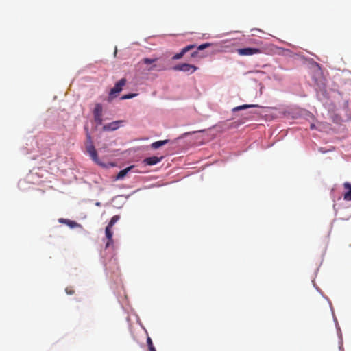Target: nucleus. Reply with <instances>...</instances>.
I'll return each mask as SVG.
<instances>
[{"instance_id": "1", "label": "nucleus", "mask_w": 351, "mask_h": 351, "mask_svg": "<svg viewBox=\"0 0 351 351\" xmlns=\"http://www.w3.org/2000/svg\"><path fill=\"white\" fill-rule=\"evenodd\" d=\"M86 151L91 157L92 160L98 163V156L97 151L93 144L92 138L90 134L87 132L86 133Z\"/></svg>"}, {"instance_id": "2", "label": "nucleus", "mask_w": 351, "mask_h": 351, "mask_svg": "<svg viewBox=\"0 0 351 351\" xmlns=\"http://www.w3.org/2000/svg\"><path fill=\"white\" fill-rule=\"evenodd\" d=\"M173 69L174 71H182L184 73L192 74L197 69V67L195 66V65L190 64L188 63H182L174 66L173 67Z\"/></svg>"}, {"instance_id": "3", "label": "nucleus", "mask_w": 351, "mask_h": 351, "mask_svg": "<svg viewBox=\"0 0 351 351\" xmlns=\"http://www.w3.org/2000/svg\"><path fill=\"white\" fill-rule=\"evenodd\" d=\"M237 51L239 55L243 56H252L254 54L261 53L262 52L261 49L258 48L252 47L238 49Z\"/></svg>"}, {"instance_id": "4", "label": "nucleus", "mask_w": 351, "mask_h": 351, "mask_svg": "<svg viewBox=\"0 0 351 351\" xmlns=\"http://www.w3.org/2000/svg\"><path fill=\"white\" fill-rule=\"evenodd\" d=\"M126 79L125 78H121L120 80H119L114 85V86L110 90V95H114L116 93H119L121 92L123 89V87L126 84Z\"/></svg>"}, {"instance_id": "5", "label": "nucleus", "mask_w": 351, "mask_h": 351, "mask_svg": "<svg viewBox=\"0 0 351 351\" xmlns=\"http://www.w3.org/2000/svg\"><path fill=\"white\" fill-rule=\"evenodd\" d=\"M112 227H110L109 226H107L105 229V235L106 239H108L106 243V248L109 247L111 245L113 244V239L112 235L113 232L112 230Z\"/></svg>"}, {"instance_id": "6", "label": "nucleus", "mask_w": 351, "mask_h": 351, "mask_svg": "<svg viewBox=\"0 0 351 351\" xmlns=\"http://www.w3.org/2000/svg\"><path fill=\"white\" fill-rule=\"evenodd\" d=\"M122 122H123L122 121H116L111 122L108 124L104 125L103 130L114 131L120 127Z\"/></svg>"}, {"instance_id": "7", "label": "nucleus", "mask_w": 351, "mask_h": 351, "mask_svg": "<svg viewBox=\"0 0 351 351\" xmlns=\"http://www.w3.org/2000/svg\"><path fill=\"white\" fill-rule=\"evenodd\" d=\"M195 47V45H189L184 47L180 53H176L173 58V60H179L183 57V56Z\"/></svg>"}, {"instance_id": "8", "label": "nucleus", "mask_w": 351, "mask_h": 351, "mask_svg": "<svg viewBox=\"0 0 351 351\" xmlns=\"http://www.w3.org/2000/svg\"><path fill=\"white\" fill-rule=\"evenodd\" d=\"M162 158H163L162 156H161V157H157V156L148 157V158H146L144 159L143 162L146 165H154L158 163L159 162H160Z\"/></svg>"}, {"instance_id": "9", "label": "nucleus", "mask_w": 351, "mask_h": 351, "mask_svg": "<svg viewBox=\"0 0 351 351\" xmlns=\"http://www.w3.org/2000/svg\"><path fill=\"white\" fill-rule=\"evenodd\" d=\"M166 70V66L164 64L158 63L157 62L154 63L150 67L147 69L148 71H162Z\"/></svg>"}, {"instance_id": "10", "label": "nucleus", "mask_w": 351, "mask_h": 351, "mask_svg": "<svg viewBox=\"0 0 351 351\" xmlns=\"http://www.w3.org/2000/svg\"><path fill=\"white\" fill-rule=\"evenodd\" d=\"M343 186L345 189L348 190L343 195V199L346 201L351 200V184L348 182H345L343 184Z\"/></svg>"}, {"instance_id": "11", "label": "nucleus", "mask_w": 351, "mask_h": 351, "mask_svg": "<svg viewBox=\"0 0 351 351\" xmlns=\"http://www.w3.org/2000/svg\"><path fill=\"white\" fill-rule=\"evenodd\" d=\"M169 142V140H161L154 142L151 144V147L154 149H157L159 147L166 145Z\"/></svg>"}, {"instance_id": "12", "label": "nucleus", "mask_w": 351, "mask_h": 351, "mask_svg": "<svg viewBox=\"0 0 351 351\" xmlns=\"http://www.w3.org/2000/svg\"><path fill=\"white\" fill-rule=\"evenodd\" d=\"M132 168V167L131 166V167H127V168L120 171L119 173L117 175L116 179L117 180L123 179Z\"/></svg>"}, {"instance_id": "13", "label": "nucleus", "mask_w": 351, "mask_h": 351, "mask_svg": "<svg viewBox=\"0 0 351 351\" xmlns=\"http://www.w3.org/2000/svg\"><path fill=\"white\" fill-rule=\"evenodd\" d=\"M102 112V106L100 104H97L94 109V116L95 118H99V117H101Z\"/></svg>"}, {"instance_id": "14", "label": "nucleus", "mask_w": 351, "mask_h": 351, "mask_svg": "<svg viewBox=\"0 0 351 351\" xmlns=\"http://www.w3.org/2000/svg\"><path fill=\"white\" fill-rule=\"evenodd\" d=\"M158 58H144L141 60V62L145 64H147V65H149V64L152 65L154 63L158 62Z\"/></svg>"}, {"instance_id": "15", "label": "nucleus", "mask_w": 351, "mask_h": 351, "mask_svg": "<svg viewBox=\"0 0 351 351\" xmlns=\"http://www.w3.org/2000/svg\"><path fill=\"white\" fill-rule=\"evenodd\" d=\"M254 107H259L258 105H241L237 106L232 109L233 112H237L241 110L247 109L248 108H254Z\"/></svg>"}, {"instance_id": "16", "label": "nucleus", "mask_w": 351, "mask_h": 351, "mask_svg": "<svg viewBox=\"0 0 351 351\" xmlns=\"http://www.w3.org/2000/svg\"><path fill=\"white\" fill-rule=\"evenodd\" d=\"M119 219H120V216L119 215H114L111 218V219H110V222L108 223V226H109L110 227H113L114 223L116 222H117L119 220Z\"/></svg>"}, {"instance_id": "17", "label": "nucleus", "mask_w": 351, "mask_h": 351, "mask_svg": "<svg viewBox=\"0 0 351 351\" xmlns=\"http://www.w3.org/2000/svg\"><path fill=\"white\" fill-rule=\"evenodd\" d=\"M67 226H69L70 228H75V227H78V226H80V224H78L77 222L74 221H71L69 219V221H67V223H66Z\"/></svg>"}, {"instance_id": "18", "label": "nucleus", "mask_w": 351, "mask_h": 351, "mask_svg": "<svg viewBox=\"0 0 351 351\" xmlns=\"http://www.w3.org/2000/svg\"><path fill=\"white\" fill-rule=\"evenodd\" d=\"M137 94H135V93H130V94H127V95H123L121 99L124 100V99H132L133 97H134L135 96H136Z\"/></svg>"}, {"instance_id": "19", "label": "nucleus", "mask_w": 351, "mask_h": 351, "mask_svg": "<svg viewBox=\"0 0 351 351\" xmlns=\"http://www.w3.org/2000/svg\"><path fill=\"white\" fill-rule=\"evenodd\" d=\"M210 45H211V44L209 43H206L202 44V45H200L199 46L197 47V50H204V49L210 47Z\"/></svg>"}, {"instance_id": "20", "label": "nucleus", "mask_w": 351, "mask_h": 351, "mask_svg": "<svg viewBox=\"0 0 351 351\" xmlns=\"http://www.w3.org/2000/svg\"><path fill=\"white\" fill-rule=\"evenodd\" d=\"M147 343L148 348L154 347L153 345V343H152V340L151 337H147Z\"/></svg>"}, {"instance_id": "21", "label": "nucleus", "mask_w": 351, "mask_h": 351, "mask_svg": "<svg viewBox=\"0 0 351 351\" xmlns=\"http://www.w3.org/2000/svg\"><path fill=\"white\" fill-rule=\"evenodd\" d=\"M65 291L68 295H73L75 293V291L69 287L66 288Z\"/></svg>"}, {"instance_id": "22", "label": "nucleus", "mask_w": 351, "mask_h": 351, "mask_svg": "<svg viewBox=\"0 0 351 351\" xmlns=\"http://www.w3.org/2000/svg\"><path fill=\"white\" fill-rule=\"evenodd\" d=\"M59 222L61 223H65L66 224L67 223V221H69V219H63V218H60L58 219Z\"/></svg>"}, {"instance_id": "23", "label": "nucleus", "mask_w": 351, "mask_h": 351, "mask_svg": "<svg viewBox=\"0 0 351 351\" xmlns=\"http://www.w3.org/2000/svg\"><path fill=\"white\" fill-rule=\"evenodd\" d=\"M95 121L97 122V123L101 124L102 122L101 117H99V118H95Z\"/></svg>"}, {"instance_id": "24", "label": "nucleus", "mask_w": 351, "mask_h": 351, "mask_svg": "<svg viewBox=\"0 0 351 351\" xmlns=\"http://www.w3.org/2000/svg\"><path fill=\"white\" fill-rule=\"evenodd\" d=\"M197 53H198L197 51H193V53H191V56L192 58H195V57H196L197 56Z\"/></svg>"}, {"instance_id": "25", "label": "nucleus", "mask_w": 351, "mask_h": 351, "mask_svg": "<svg viewBox=\"0 0 351 351\" xmlns=\"http://www.w3.org/2000/svg\"><path fill=\"white\" fill-rule=\"evenodd\" d=\"M148 349H149V351H156L155 347H152V348H149Z\"/></svg>"}]
</instances>
